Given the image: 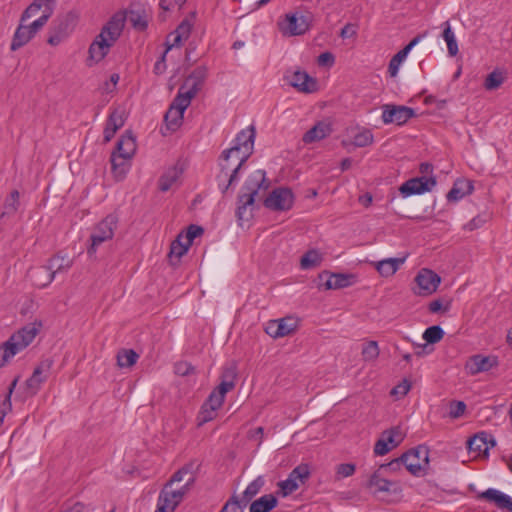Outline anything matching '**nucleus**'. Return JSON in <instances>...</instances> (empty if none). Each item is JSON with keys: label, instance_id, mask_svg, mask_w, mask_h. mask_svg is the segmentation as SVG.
I'll use <instances>...</instances> for the list:
<instances>
[{"label": "nucleus", "instance_id": "nucleus-9", "mask_svg": "<svg viewBox=\"0 0 512 512\" xmlns=\"http://www.w3.org/2000/svg\"><path fill=\"white\" fill-rule=\"evenodd\" d=\"M401 461L406 469L413 475H419L429 463V449L420 445L401 456Z\"/></svg>", "mask_w": 512, "mask_h": 512}, {"label": "nucleus", "instance_id": "nucleus-51", "mask_svg": "<svg viewBox=\"0 0 512 512\" xmlns=\"http://www.w3.org/2000/svg\"><path fill=\"white\" fill-rule=\"evenodd\" d=\"M192 468H193L192 464H187V465L183 466L181 469H179L172 475V477L170 478V480L167 483L169 485H173L174 483H179L184 480L186 481L187 480V478L185 479L186 476L190 477L191 474L193 476H195L192 471Z\"/></svg>", "mask_w": 512, "mask_h": 512}, {"label": "nucleus", "instance_id": "nucleus-37", "mask_svg": "<svg viewBox=\"0 0 512 512\" xmlns=\"http://www.w3.org/2000/svg\"><path fill=\"white\" fill-rule=\"evenodd\" d=\"M265 484V479L263 476H258L254 479L242 493V496L239 498L243 501L244 505H248L251 500L261 491Z\"/></svg>", "mask_w": 512, "mask_h": 512}, {"label": "nucleus", "instance_id": "nucleus-62", "mask_svg": "<svg viewBox=\"0 0 512 512\" xmlns=\"http://www.w3.org/2000/svg\"><path fill=\"white\" fill-rule=\"evenodd\" d=\"M185 2L186 0H160L159 5L162 10L170 11L175 7L180 8Z\"/></svg>", "mask_w": 512, "mask_h": 512}, {"label": "nucleus", "instance_id": "nucleus-16", "mask_svg": "<svg viewBox=\"0 0 512 512\" xmlns=\"http://www.w3.org/2000/svg\"><path fill=\"white\" fill-rule=\"evenodd\" d=\"M387 476L388 474L385 473V468H378L370 475L367 487L373 494L381 492L397 493L400 490L398 482L389 480Z\"/></svg>", "mask_w": 512, "mask_h": 512}, {"label": "nucleus", "instance_id": "nucleus-23", "mask_svg": "<svg viewBox=\"0 0 512 512\" xmlns=\"http://www.w3.org/2000/svg\"><path fill=\"white\" fill-rule=\"evenodd\" d=\"M53 365L52 359H44L39 365L34 369L32 376L27 379L26 386L31 395H35L40 389L42 383H44L51 371Z\"/></svg>", "mask_w": 512, "mask_h": 512}, {"label": "nucleus", "instance_id": "nucleus-21", "mask_svg": "<svg viewBox=\"0 0 512 512\" xmlns=\"http://www.w3.org/2000/svg\"><path fill=\"white\" fill-rule=\"evenodd\" d=\"M309 28V23L304 15L291 14L279 23V29L283 35L296 36L304 34Z\"/></svg>", "mask_w": 512, "mask_h": 512}, {"label": "nucleus", "instance_id": "nucleus-40", "mask_svg": "<svg viewBox=\"0 0 512 512\" xmlns=\"http://www.w3.org/2000/svg\"><path fill=\"white\" fill-rule=\"evenodd\" d=\"M130 159H126L120 155H117L116 153H112L111 155V166H112V172L118 180H121L124 178L128 171V161Z\"/></svg>", "mask_w": 512, "mask_h": 512}, {"label": "nucleus", "instance_id": "nucleus-46", "mask_svg": "<svg viewBox=\"0 0 512 512\" xmlns=\"http://www.w3.org/2000/svg\"><path fill=\"white\" fill-rule=\"evenodd\" d=\"M281 337L293 333L297 329V320L293 317L277 319Z\"/></svg>", "mask_w": 512, "mask_h": 512}, {"label": "nucleus", "instance_id": "nucleus-60", "mask_svg": "<svg viewBox=\"0 0 512 512\" xmlns=\"http://www.w3.org/2000/svg\"><path fill=\"white\" fill-rule=\"evenodd\" d=\"M487 222V216L485 215H477L472 220H470L464 228L468 231H473L482 227Z\"/></svg>", "mask_w": 512, "mask_h": 512}, {"label": "nucleus", "instance_id": "nucleus-61", "mask_svg": "<svg viewBox=\"0 0 512 512\" xmlns=\"http://www.w3.org/2000/svg\"><path fill=\"white\" fill-rule=\"evenodd\" d=\"M175 373L180 376H187L194 373V367L187 362H179L175 365Z\"/></svg>", "mask_w": 512, "mask_h": 512}, {"label": "nucleus", "instance_id": "nucleus-64", "mask_svg": "<svg viewBox=\"0 0 512 512\" xmlns=\"http://www.w3.org/2000/svg\"><path fill=\"white\" fill-rule=\"evenodd\" d=\"M357 34V25L352 23H347L340 32V37L342 38H351L355 37Z\"/></svg>", "mask_w": 512, "mask_h": 512}, {"label": "nucleus", "instance_id": "nucleus-7", "mask_svg": "<svg viewBox=\"0 0 512 512\" xmlns=\"http://www.w3.org/2000/svg\"><path fill=\"white\" fill-rule=\"evenodd\" d=\"M412 291L418 296H429L436 292L441 283V277L428 268H422L414 279Z\"/></svg>", "mask_w": 512, "mask_h": 512}, {"label": "nucleus", "instance_id": "nucleus-56", "mask_svg": "<svg viewBox=\"0 0 512 512\" xmlns=\"http://www.w3.org/2000/svg\"><path fill=\"white\" fill-rule=\"evenodd\" d=\"M466 410V404L463 401H451L449 403V417L457 419L461 417Z\"/></svg>", "mask_w": 512, "mask_h": 512}, {"label": "nucleus", "instance_id": "nucleus-36", "mask_svg": "<svg viewBox=\"0 0 512 512\" xmlns=\"http://www.w3.org/2000/svg\"><path fill=\"white\" fill-rule=\"evenodd\" d=\"M20 206V192L14 189L9 193V195L6 196L4 200L1 217L15 215L18 212Z\"/></svg>", "mask_w": 512, "mask_h": 512}, {"label": "nucleus", "instance_id": "nucleus-12", "mask_svg": "<svg viewBox=\"0 0 512 512\" xmlns=\"http://www.w3.org/2000/svg\"><path fill=\"white\" fill-rule=\"evenodd\" d=\"M191 100L183 92L177 93L164 117L168 130L175 131L182 124L183 114L190 105Z\"/></svg>", "mask_w": 512, "mask_h": 512}, {"label": "nucleus", "instance_id": "nucleus-35", "mask_svg": "<svg viewBox=\"0 0 512 512\" xmlns=\"http://www.w3.org/2000/svg\"><path fill=\"white\" fill-rule=\"evenodd\" d=\"M277 498L272 494H265L257 500L251 502L250 512H269L277 506Z\"/></svg>", "mask_w": 512, "mask_h": 512}, {"label": "nucleus", "instance_id": "nucleus-45", "mask_svg": "<svg viewBox=\"0 0 512 512\" xmlns=\"http://www.w3.org/2000/svg\"><path fill=\"white\" fill-rule=\"evenodd\" d=\"M373 134L369 129H362L353 136L352 144L355 147H366L373 143Z\"/></svg>", "mask_w": 512, "mask_h": 512}, {"label": "nucleus", "instance_id": "nucleus-53", "mask_svg": "<svg viewBox=\"0 0 512 512\" xmlns=\"http://www.w3.org/2000/svg\"><path fill=\"white\" fill-rule=\"evenodd\" d=\"M246 506L247 505H244L243 501H241L238 496H232L220 512H242L243 508Z\"/></svg>", "mask_w": 512, "mask_h": 512}, {"label": "nucleus", "instance_id": "nucleus-24", "mask_svg": "<svg viewBox=\"0 0 512 512\" xmlns=\"http://www.w3.org/2000/svg\"><path fill=\"white\" fill-rule=\"evenodd\" d=\"M220 173L217 175V182L222 193L238 181V173H234L235 164L222 154L220 158Z\"/></svg>", "mask_w": 512, "mask_h": 512}, {"label": "nucleus", "instance_id": "nucleus-4", "mask_svg": "<svg viewBox=\"0 0 512 512\" xmlns=\"http://www.w3.org/2000/svg\"><path fill=\"white\" fill-rule=\"evenodd\" d=\"M419 170L421 177L409 179L401 185L399 190L403 196L429 192L436 186V178L432 175L433 166L430 163H421Z\"/></svg>", "mask_w": 512, "mask_h": 512}, {"label": "nucleus", "instance_id": "nucleus-8", "mask_svg": "<svg viewBox=\"0 0 512 512\" xmlns=\"http://www.w3.org/2000/svg\"><path fill=\"white\" fill-rule=\"evenodd\" d=\"M77 21L74 12H68L53 22L47 42L52 46L60 44L72 32Z\"/></svg>", "mask_w": 512, "mask_h": 512}, {"label": "nucleus", "instance_id": "nucleus-28", "mask_svg": "<svg viewBox=\"0 0 512 512\" xmlns=\"http://www.w3.org/2000/svg\"><path fill=\"white\" fill-rule=\"evenodd\" d=\"M479 498H483L491 503H494L499 509H505L512 512V498L504 494L503 492L489 488L479 495Z\"/></svg>", "mask_w": 512, "mask_h": 512}, {"label": "nucleus", "instance_id": "nucleus-19", "mask_svg": "<svg viewBox=\"0 0 512 512\" xmlns=\"http://www.w3.org/2000/svg\"><path fill=\"white\" fill-rule=\"evenodd\" d=\"M415 115V112L412 108L406 106H397V105H384L382 112V121L385 124H397L403 125L409 119H411Z\"/></svg>", "mask_w": 512, "mask_h": 512}, {"label": "nucleus", "instance_id": "nucleus-17", "mask_svg": "<svg viewBox=\"0 0 512 512\" xmlns=\"http://www.w3.org/2000/svg\"><path fill=\"white\" fill-rule=\"evenodd\" d=\"M56 0H34L22 13V20H29L32 17L38 16L36 19H42L43 27L53 15Z\"/></svg>", "mask_w": 512, "mask_h": 512}, {"label": "nucleus", "instance_id": "nucleus-26", "mask_svg": "<svg viewBox=\"0 0 512 512\" xmlns=\"http://www.w3.org/2000/svg\"><path fill=\"white\" fill-rule=\"evenodd\" d=\"M470 452L487 453L491 447L496 445L494 437L486 432H479L470 438L467 442Z\"/></svg>", "mask_w": 512, "mask_h": 512}, {"label": "nucleus", "instance_id": "nucleus-3", "mask_svg": "<svg viewBox=\"0 0 512 512\" xmlns=\"http://www.w3.org/2000/svg\"><path fill=\"white\" fill-rule=\"evenodd\" d=\"M255 136L254 126H249L237 134L231 148L223 151L222 154L235 164L234 173L239 172L242 165L253 153Z\"/></svg>", "mask_w": 512, "mask_h": 512}, {"label": "nucleus", "instance_id": "nucleus-43", "mask_svg": "<svg viewBox=\"0 0 512 512\" xmlns=\"http://www.w3.org/2000/svg\"><path fill=\"white\" fill-rule=\"evenodd\" d=\"M443 30V38L447 43L448 53L450 56H455L458 53V44L454 35V32L451 29L450 23L446 21L444 23Z\"/></svg>", "mask_w": 512, "mask_h": 512}, {"label": "nucleus", "instance_id": "nucleus-22", "mask_svg": "<svg viewBox=\"0 0 512 512\" xmlns=\"http://www.w3.org/2000/svg\"><path fill=\"white\" fill-rule=\"evenodd\" d=\"M284 79L288 82L289 85L300 92L311 93L316 90L317 83L315 79L310 77L305 71H287Z\"/></svg>", "mask_w": 512, "mask_h": 512}, {"label": "nucleus", "instance_id": "nucleus-52", "mask_svg": "<svg viewBox=\"0 0 512 512\" xmlns=\"http://www.w3.org/2000/svg\"><path fill=\"white\" fill-rule=\"evenodd\" d=\"M203 228L198 225H190L185 233H180L179 236L183 238L186 244L192 245L193 240L202 235Z\"/></svg>", "mask_w": 512, "mask_h": 512}, {"label": "nucleus", "instance_id": "nucleus-29", "mask_svg": "<svg viewBox=\"0 0 512 512\" xmlns=\"http://www.w3.org/2000/svg\"><path fill=\"white\" fill-rule=\"evenodd\" d=\"M331 133V123L328 121H319L304 134L302 140L305 144H310L326 138Z\"/></svg>", "mask_w": 512, "mask_h": 512}, {"label": "nucleus", "instance_id": "nucleus-50", "mask_svg": "<svg viewBox=\"0 0 512 512\" xmlns=\"http://www.w3.org/2000/svg\"><path fill=\"white\" fill-rule=\"evenodd\" d=\"M195 13H192L189 17L185 18L175 30L185 40H187L191 34L192 27L194 25Z\"/></svg>", "mask_w": 512, "mask_h": 512}, {"label": "nucleus", "instance_id": "nucleus-6", "mask_svg": "<svg viewBox=\"0 0 512 512\" xmlns=\"http://www.w3.org/2000/svg\"><path fill=\"white\" fill-rule=\"evenodd\" d=\"M118 218L110 214L100 221L93 229L90 239L91 245L87 249L88 255L92 256L96 253L97 248L104 242L113 238L117 227Z\"/></svg>", "mask_w": 512, "mask_h": 512}, {"label": "nucleus", "instance_id": "nucleus-48", "mask_svg": "<svg viewBox=\"0 0 512 512\" xmlns=\"http://www.w3.org/2000/svg\"><path fill=\"white\" fill-rule=\"evenodd\" d=\"M217 416V411L213 408L209 407L205 403L202 404L200 411L197 415V423L198 426H202L205 423H208L214 420Z\"/></svg>", "mask_w": 512, "mask_h": 512}, {"label": "nucleus", "instance_id": "nucleus-33", "mask_svg": "<svg viewBox=\"0 0 512 512\" xmlns=\"http://www.w3.org/2000/svg\"><path fill=\"white\" fill-rule=\"evenodd\" d=\"M136 151L135 139L130 133L124 134L117 142L116 153L126 159H131Z\"/></svg>", "mask_w": 512, "mask_h": 512}, {"label": "nucleus", "instance_id": "nucleus-10", "mask_svg": "<svg viewBox=\"0 0 512 512\" xmlns=\"http://www.w3.org/2000/svg\"><path fill=\"white\" fill-rule=\"evenodd\" d=\"M43 21L44 18L35 19L33 22L27 24V20H22V18H20L10 49L12 51H16L26 45L43 28Z\"/></svg>", "mask_w": 512, "mask_h": 512}, {"label": "nucleus", "instance_id": "nucleus-32", "mask_svg": "<svg viewBox=\"0 0 512 512\" xmlns=\"http://www.w3.org/2000/svg\"><path fill=\"white\" fill-rule=\"evenodd\" d=\"M324 278H326L325 282L320 285L326 290H330L349 286L351 276L345 274H328L327 272H323L319 275V280L323 281Z\"/></svg>", "mask_w": 512, "mask_h": 512}, {"label": "nucleus", "instance_id": "nucleus-58", "mask_svg": "<svg viewBox=\"0 0 512 512\" xmlns=\"http://www.w3.org/2000/svg\"><path fill=\"white\" fill-rule=\"evenodd\" d=\"M392 448L393 447H391L386 437L382 435V437L375 443L374 452L376 455L382 456L387 454Z\"/></svg>", "mask_w": 512, "mask_h": 512}, {"label": "nucleus", "instance_id": "nucleus-27", "mask_svg": "<svg viewBox=\"0 0 512 512\" xmlns=\"http://www.w3.org/2000/svg\"><path fill=\"white\" fill-rule=\"evenodd\" d=\"M125 119V113L123 110L115 109L110 113L104 128L105 143L111 141L115 133L124 125Z\"/></svg>", "mask_w": 512, "mask_h": 512}, {"label": "nucleus", "instance_id": "nucleus-30", "mask_svg": "<svg viewBox=\"0 0 512 512\" xmlns=\"http://www.w3.org/2000/svg\"><path fill=\"white\" fill-rule=\"evenodd\" d=\"M421 38L422 35L414 37L402 50L391 58L388 66V72L391 77H395L398 74L400 65L406 59L412 48L419 43Z\"/></svg>", "mask_w": 512, "mask_h": 512}, {"label": "nucleus", "instance_id": "nucleus-38", "mask_svg": "<svg viewBox=\"0 0 512 512\" xmlns=\"http://www.w3.org/2000/svg\"><path fill=\"white\" fill-rule=\"evenodd\" d=\"M473 186L466 181H457L447 194V200L456 202L462 199L466 193H471Z\"/></svg>", "mask_w": 512, "mask_h": 512}, {"label": "nucleus", "instance_id": "nucleus-34", "mask_svg": "<svg viewBox=\"0 0 512 512\" xmlns=\"http://www.w3.org/2000/svg\"><path fill=\"white\" fill-rule=\"evenodd\" d=\"M182 174V169L173 166L167 169L160 177L158 185L162 192L170 190L179 180Z\"/></svg>", "mask_w": 512, "mask_h": 512}, {"label": "nucleus", "instance_id": "nucleus-20", "mask_svg": "<svg viewBox=\"0 0 512 512\" xmlns=\"http://www.w3.org/2000/svg\"><path fill=\"white\" fill-rule=\"evenodd\" d=\"M207 77V68L205 66L196 67L192 73L186 78L184 84L179 88L180 93L193 99L201 89Z\"/></svg>", "mask_w": 512, "mask_h": 512}, {"label": "nucleus", "instance_id": "nucleus-14", "mask_svg": "<svg viewBox=\"0 0 512 512\" xmlns=\"http://www.w3.org/2000/svg\"><path fill=\"white\" fill-rule=\"evenodd\" d=\"M310 476V469L307 464H300L295 467L288 478L278 483L279 493L286 497L295 492L301 484H304Z\"/></svg>", "mask_w": 512, "mask_h": 512}, {"label": "nucleus", "instance_id": "nucleus-15", "mask_svg": "<svg viewBox=\"0 0 512 512\" xmlns=\"http://www.w3.org/2000/svg\"><path fill=\"white\" fill-rule=\"evenodd\" d=\"M294 203V195L289 188H276L264 200V206L273 211L290 210Z\"/></svg>", "mask_w": 512, "mask_h": 512}, {"label": "nucleus", "instance_id": "nucleus-18", "mask_svg": "<svg viewBox=\"0 0 512 512\" xmlns=\"http://www.w3.org/2000/svg\"><path fill=\"white\" fill-rule=\"evenodd\" d=\"M234 387L235 382L233 374L223 375L220 384L210 393L204 403L218 411L224 403L226 394L233 390Z\"/></svg>", "mask_w": 512, "mask_h": 512}, {"label": "nucleus", "instance_id": "nucleus-13", "mask_svg": "<svg viewBox=\"0 0 512 512\" xmlns=\"http://www.w3.org/2000/svg\"><path fill=\"white\" fill-rule=\"evenodd\" d=\"M72 265L70 259L63 256L56 255L48 261L46 266L36 268L35 276H44V279H36L40 285H49L55 278V274L62 271H67Z\"/></svg>", "mask_w": 512, "mask_h": 512}, {"label": "nucleus", "instance_id": "nucleus-54", "mask_svg": "<svg viewBox=\"0 0 512 512\" xmlns=\"http://www.w3.org/2000/svg\"><path fill=\"white\" fill-rule=\"evenodd\" d=\"M411 389V382L408 379H403L391 391L390 395L395 399L403 398Z\"/></svg>", "mask_w": 512, "mask_h": 512}, {"label": "nucleus", "instance_id": "nucleus-11", "mask_svg": "<svg viewBox=\"0 0 512 512\" xmlns=\"http://www.w3.org/2000/svg\"><path fill=\"white\" fill-rule=\"evenodd\" d=\"M42 328L41 322H32L28 323L20 330L15 332L6 343L9 347L15 351V355L19 353L21 350L26 348L36 337V335L40 332Z\"/></svg>", "mask_w": 512, "mask_h": 512}, {"label": "nucleus", "instance_id": "nucleus-39", "mask_svg": "<svg viewBox=\"0 0 512 512\" xmlns=\"http://www.w3.org/2000/svg\"><path fill=\"white\" fill-rule=\"evenodd\" d=\"M189 245L185 243L183 238L179 235L177 238L171 243L170 252H169V260L172 264H176L180 258L186 254L189 249Z\"/></svg>", "mask_w": 512, "mask_h": 512}, {"label": "nucleus", "instance_id": "nucleus-57", "mask_svg": "<svg viewBox=\"0 0 512 512\" xmlns=\"http://www.w3.org/2000/svg\"><path fill=\"white\" fill-rule=\"evenodd\" d=\"M355 472V465L350 463L339 464L336 468L337 479L352 476Z\"/></svg>", "mask_w": 512, "mask_h": 512}, {"label": "nucleus", "instance_id": "nucleus-55", "mask_svg": "<svg viewBox=\"0 0 512 512\" xmlns=\"http://www.w3.org/2000/svg\"><path fill=\"white\" fill-rule=\"evenodd\" d=\"M503 81L504 78L502 74L497 71H493L487 76L484 86L487 90H494L497 89Z\"/></svg>", "mask_w": 512, "mask_h": 512}, {"label": "nucleus", "instance_id": "nucleus-44", "mask_svg": "<svg viewBox=\"0 0 512 512\" xmlns=\"http://www.w3.org/2000/svg\"><path fill=\"white\" fill-rule=\"evenodd\" d=\"M380 354L379 346L376 341H368L363 345L362 357L364 361L372 362L375 361Z\"/></svg>", "mask_w": 512, "mask_h": 512}, {"label": "nucleus", "instance_id": "nucleus-49", "mask_svg": "<svg viewBox=\"0 0 512 512\" xmlns=\"http://www.w3.org/2000/svg\"><path fill=\"white\" fill-rule=\"evenodd\" d=\"M444 336V331L440 326H430L423 333V339L430 344L439 342Z\"/></svg>", "mask_w": 512, "mask_h": 512}, {"label": "nucleus", "instance_id": "nucleus-47", "mask_svg": "<svg viewBox=\"0 0 512 512\" xmlns=\"http://www.w3.org/2000/svg\"><path fill=\"white\" fill-rule=\"evenodd\" d=\"M383 436L389 441L391 447L398 446L404 439L405 434L400 426L391 428L390 430L384 431Z\"/></svg>", "mask_w": 512, "mask_h": 512}, {"label": "nucleus", "instance_id": "nucleus-42", "mask_svg": "<svg viewBox=\"0 0 512 512\" xmlns=\"http://www.w3.org/2000/svg\"><path fill=\"white\" fill-rule=\"evenodd\" d=\"M139 355L132 349H123L117 354V364L120 368L132 367L138 360Z\"/></svg>", "mask_w": 512, "mask_h": 512}, {"label": "nucleus", "instance_id": "nucleus-25", "mask_svg": "<svg viewBox=\"0 0 512 512\" xmlns=\"http://www.w3.org/2000/svg\"><path fill=\"white\" fill-rule=\"evenodd\" d=\"M498 358L494 355L484 356L481 354L471 356L466 364L465 369L468 374L476 375L481 372H487L498 366Z\"/></svg>", "mask_w": 512, "mask_h": 512}, {"label": "nucleus", "instance_id": "nucleus-31", "mask_svg": "<svg viewBox=\"0 0 512 512\" xmlns=\"http://www.w3.org/2000/svg\"><path fill=\"white\" fill-rule=\"evenodd\" d=\"M406 258H386L372 262L373 267L382 277L393 276L405 262Z\"/></svg>", "mask_w": 512, "mask_h": 512}, {"label": "nucleus", "instance_id": "nucleus-2", "mask_svg": "<svg viewBox=\"0 0 512 512\" xmlns=\"http://www.w3.org/2000/svg\"><path fill=\"white\" fill-rule=\"evenodd\" d=\"M268 186L269 183L266 180L264 170H256L248 176L237 201L236 217L240 226H243L244 222L252 218L255 197L260 189H267Z\"/></svg>", "mask_w": 512, "mask_h": 512}, {"label": "nucleus", "instance_id": "nucleus-59", "mask_svg": "<svg viewBox=\"0 0 512 512\" xmlns=\"http://www.w3.org/2000/svg\"><path fill=\"white\" fill-rule=\"evenodd\" d=\"M15 356V351H13L9 345L5 342L0 347V368L7 363L11 358Z\"/></svg>", "mask_w": 512, "mask_h": 512}, {"label": "nucleus", "instance_id": "nucleus-1", "mask_svg": "<svg viewBox=\"0 0 512 512\" xmlns=\"http://www.w3.org/2000/svg\"><path fill=\"white\" fill-rule=\"evenodd\" d=\"M126 21L133 28L143 31L148 25V16L142 8H131L115 13L89 47V55L92 60L99 62L108 54L109 49L120 37Z\"/></svg>", "mask_w": 512, "mask_h": 512}, {"label": "nucleus", "instance_id": "nucleus-41", "mask_svg": "<svg viewBox=\"0 0 512 512\" xmlns=\"http://www.w3.org/2000/svg\"><path fill=\"white\" fill-rule=\"evenodd\" d=\"M322 262V255L319 251L311 249L307 251L300 260V266L302 269H312L318 267Z\"/></svg>", "mask_w": 512, "mask_h": 512}, {"label": "nucleus", "instance_id": "nucleus-5", "mask_svg": "<svg viewBox=\"0 0 512 512\" xmlns=\"http://www.w3.org/2000/svg\"><path fill=\"white\" fill-rule=\"evenodd\" d=\"M195 476L191 474L187 477L186 482L177 489H172V485L165 484L161 490L158 503L166 508V511L174 512L177 506L182 502L184 496L189 492L195 483Z\"/></svg>", "mask_w": 512, "mask_h": 512}, {"label": "nucleus", "instance_id": "nucleus-63", "mask_svg": "<svg viewBox=\"0 0 512 512\" xmlns=\"http://www.w3.org/2000/svg\"><path fill=\"white\" fill-rule=\"evenodd\" d=\"M266 333L273 338H281L278 322L276 320H270L265 328Z\"/></svg>", "mask_w": 512, "mask_h": 512}]
</instances>
